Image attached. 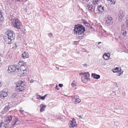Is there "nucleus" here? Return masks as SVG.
<instances>
[{"label": "nucleus", "instance_id": "1", "mask_svg": "<svg viewBox=\"0 0 128 128\" xmlns=\"http://www.w3.org/2000/svg\"><path fill=\"white\" fill-rule=\"evenodd\" d=\"M14 35L13 32L11 30L8 31L5 34L4 39L6 43L7 44L11 43V41L14 39Z\"/></svg>", "mask_w": 128, "mask_h": 128}, {"label": "nucleus", "instance_id": "2", "mask_svg": "<svg viewBox=\"0 0 128 128\" xmlns=\"http://www.w3.org/2000/svg\"><path fill=\"white\" fill-rule=\"evenodd\" d=\"M74 34L77 35H83L85 31L84 27L80 25H76L74 27Z\"/></svg>", "mask_w": 128, "mask_h": 128}, {"label": "nucleus", "instance_id": "3", "mask_svg": "<svg viewBox=\"0 0 128 128\" xmlns=\"http://www.w3.org/2000/svg\"><path fill=\"white\" fill-rule=\"evenodd\" d=\"M24 82L21 80H19L17 83L16 90L18 92H22L24 90Z\"/></svg>", "mask_w": 128, "mask_h": 128}, {"label": "nucleus", "instance_id": "4", "mask_svg": "<svg viewBox=\"0 0 128 128\" xmlns=\"http://www.w3.org/2000/svg\"><path fill=\"white\" fill-rule=\"evenodd\" d=\"M18 65L10 66L8 67V72L11 74H13L15 72H16L17 71H18Z\"/></svg>", "mask_w": 128, "mask_h": 128}, {"label": "nucleus", "instance_id": "5", "mask_svg": "<svg viewBox=\"0 0 128 128\" xmlns=\"http://www.w3.org/2000/svg\"><path fill=\"white\" fill-rule=\"evenodd\" d=\"M11 23L13 26L18 29H20L21 26L20 22L18 19L12 18L11 20Z\"/></svg>", "mask_w": 128, "mask_h": 128}, {"label": "nucleus", "instance_id": "6", "mask_svg": "<svg viewBox=\"0 0 128 128\" xmlns=\"http://www.w3.org/2000/svg\"><path fill=\"white\" fill-rule=\"evenodd\" d=\"M80 75H82V79L84 83H86L88 80H90V74L88 72H81L80 73Z\"/></svg>", "mask_w": 128, "mask_h": 128}, {"label": "nucleus", "instance_id": "7", "mask_svg": "<svg viewBox=\"0 0 128 128\" xmlns=\"http://www.w3.org/2000/svg\"><path fill=\"white\" fill-rule=\"evenodd\" d=\"M18 66L19 67V69L25 71L27 68V66L25 63L20 61L18 64Z\"/></svg>", "mask_w": 128, "mask_h": 128}, {"label": "nucleus", "instance_id": "8", "mask_svg": "<svg viewBox=\"0 0 128 128\" xmlns=\"http://www.w3.org/2000/svg\"><path fill=\"white\" fill-rule=\"evenodd\" d=\"M7 92L8 90L7 89H4L1 94L0 95V97L3 98L4 97H6L8 95Z\"/></svg>", "mask_w": 128, "mask_h": 128}, {"label": "nucleus", "instance_id": "9", "mask_svg": "<svg viewBox=\"0 0 128 128\" xmlns=\"http://www.w3.org/2000/svg\"><path fill=\"white\" fill-rule=\"evenodd\" d=\"M69 124L70 128H74L77 126V124H76V121L74 119H73L72 120L69 122Z\"/></svg>", "mask_w": 128, "mask_h": 128}, {"label": "nucleus", "instance_id": "10", "mask_svg": "<svg viewBox=\"0 0 128 128\" xmlns=\"http://www.w3.org/2000/svg\"><path fill=\"white\" fill-rule=\"evenodd\" d=\"M72 100L73 102L75 104L79 103L81 102V100L78 98H77L76 96H74L72 98Z\"/></svg>", "mask_w": 128, "mask_h": 128}, {"label": "nucleus", "instance_id": "11", "mask_svg": "<svg viewBox=\"0 0 128 128\" xmlns=\"http://www.w3.org/2000/svg\"><path fill=\"white\" fill-rule=\"evenodd\" d=\"M106 22L108 25L112 24L113 23L112 18L110 16H108L107 17V19L106 20Z\"/></svg>", "mask_w": 128, "mask_h": 128}, {"label": "nucleus", "instance_id": "12", "mask_svg": "<svg viewBox=\"0 0 128 128\" xmlns=\"http://www.w3.org/2000/svg\"><path fill=\"white\" fill-rule=\"evenodd\" d=\"M24 71H23L22 70H20L18 69V71H17L16 72H18V75L20 76H23L25 75V72Z\"/></svg>", "mask_w": 128, "mask_h": 128}, {"label": "nucleus", "instance_id": "13", "mask_svg": "<svg viewBox=\"0 0 128 128\" xmlns=\"http://www.w3.org/2000/svg\"><path fill=\"white\" fill-rule=\"evenodd\" d=\"M0 122H2V126H3L4 127L6 128H8V125L9 124V123H8V122H7L6 120L4 122L1 121Z\"/></svg>", "mask_w": 128, "mask_h": 128}, {"label": "nucleus", "instance_id": "14", "mask_svg": "<svg viewBox=\"0 0 128 128\" xmlns=\"http://www.w3.org/2000/svg\"><path fill=\"white\" fill-rule=\"evenodd\" d=\"M110 55L109 53H108L107 54L105 53L103 55V57L105 60H108L110 57Z\"/></svg>", "mask_w": 128, "mask_h": 128}, {"label": "nucleus", "instance_id": "15", "mask_svg": "<svg viewBox=\"0 0 128 128\" xmlns=\"http://www.w3.org/2000/svg\"><path fill=\"white\" fill-rule=\"evenodd\" d=\"M22 58L25 59L29 58V55L27 52H24L22 55Z\"/></svg>", "mask_w": 128, "mask_h": 128}, {"label": "nucleus", "instance_id": "16", "mask_svg": "<svg viewBox=\"0 0 128 128\" xmlns=\"http://www.w3.org/2000/svg\"><path fill=\"white\" fill-rule=\"evenodd\" d=\"M46 106L44 105L43 104H40V111L42 112L45 110V108H46Z\"/></svg>", "mask_w": 128, "mask_h": 128}, {"label": "nucleus", "instance_id": "17", "mask_svg": "<svg viewBox=\"0 0 128 128\" xmlns=\"http://www.w3.org/2000/svg\"><path fill=\"white\" fill-rule=\"evenodd\" d=\"M121 33L122 35L124 36H126V31L124 30V28L122 26L121 31Z\"/></svg>", "mask_w": 128, "mask_h": 128}, {"label": "nucleus", "instance_id": "18", "mask_svg": "<svg viewBox=\"0 0 128 128\" xmlns=\"http://www.w3.org/2000/svg\"><path fill=\"white\" fill-rule=\"evenodd\" d=\"M98 63L101 66H104L105 65L104 61L101 59H99Z\"/></svg>", "mask_w": 128, "mask_h": 128}, {"label": "nucleus", "instance_id": "19", "mask_svg": "<svg viewBox=\"0 0 128 128\" xmlns=\"http://www.w3.org/2000/svg\"><path fill=\"white\" fill-rule=\"evenodd\" d=\"M92 76L94 78L96 79L99 78L100 77V76L99 75L97 74H96L92 73Z\"/></svg>", "mask_w": 128, "mask_h": 128}, {"label": "nucleus", "instance_id": "20", "mask_svg": "<svg viewBox=\"0 0 128 128\" xmlns=\"http://www.w3.org/2000/svg\"><path fill=\"white\" fill-rule=\"evenodd\" d=\"M123 12V11L122 10L119 11L118 14V16L120 19L122 18L124 16Z\"/></svg>", "mask_w": 128, "mask_h": 128}, {"label": "nucleus", "instance_id": "21", "mask_svg": "<svg viewBox=\"0 0 128 128\" xmlns=\"http://www.w3.org/2000/svg\"><path fill=\"white\" fill-rule=\"evenodd\" d=\"M98 9L100 12H102L104 11V7L100 5L98 7Z\"/></svg>", "mask_w": 128, "mask_h": 128}, {"label": "nucleus", "instance_id": "22", "mask_svg": "<svg viewBox=\"0 0 128 128\" xmlns=\"http://www.w3.org/2000/svg\"><path fill=\"white\" fill-rule=\"evenodd\" d=\"M93 6L92 4H90L87 6V8L88 9V10L90 12L92 11V8Z\"/></svg>", "mask_w": 128, "mask_h": 128}, {"label": "nucleus", "instance_id": "23", "mask_svg": "<svg viewBox=\"0 0 128 128\" xmlns=\"http://www.w3.org/2000/svg\"><path fill=\"white\" fill-rule=\"evenodd\" d=\"M12 116L8 117L6 118V120L9 123L12 120Z\"/></svg>", "mask_w": 128, "mask_h": 128}, {"label": "nucleus", "instance_id": "24", "mask_svg": "<svg viewBox=\"0 0 128 128\" xmlns=\"http://www.w3.org/2000/svg\"><path fill=\"white\" fill-rule=\"evenodd\" d=\"M4 19V17L2 15V12L0 10V22L3 21Z\"/></svg>", "mask_w": 128, "mask_h": 128}, {"label": "nucleus", "instance_id": "25", "mask_svg": "<svg viewBox=\"0 0 128 128\" xmlns=\"http://www.w3.org/2000/svg\"><path fill=\"white\" fill-rule=\"evenodd\" d=\"M120 70H119V68H117L113 70V72L114 73L119 72Z\"/></svg>", "mask_w": 128, "mask_h": 128}, {"label": "nucleus", "instance_id": "26", "mask_svg": "<svg viewBox=\"0 0 128 128\" xmlns=\"http://www.w3.org/2000/svg\"><path fill=\"white\" fill-rule=\"evenodd\" d=\"M126 26L127 28L128 29V16H127L126 18Z\"/></svg>", "mask_w": 128, "mask_h": 128}, {"label": "nucleus", "instance_id": "27", "mask_svg": "<svg viewBox=\"0 0 128 128\" xmlns=\"http://www.w3.org/2000/svg\"><path fill=\"white\" fill-rule=\"evenodd\" d=\"M17 95L16 93H13L12 95V98H16Z\"/></svg>", "mask_w": 128, "mask_h": 128}, {"label": "nucleus", "instance_id": "28", "mask_svg": "<svg viewBox=\"0 0 128 128\" xmlns=\"http://www.w3.org/2000/svg\"><path fill=\"white\" fill-rule=\"evenodd\" d=\"M3 62V60L2 57L0 56V64L1 65Z\"/></svg>", "mask_w": 128, "mask_h": 128}, {"label": "nucleus", "instance_id": "29", "mask_svg": "<svg viewBox=\"0 0 128 128\" xmlns=\"http://www.w3.org/2000/svg\"><path fill=\"white\" fill-rule=\"evenodd\" d=\"M9 108H8V106H6L4 108V110H5V111H7V110H8V109Z\"/></svg>", "mask_w": 128, "mask_h": 128}, {"label": "nucleus", "instance_id": "30", "mask_svg": "<svg viewBox=\"0 0 128 128\" xmlns=\"http://www.w3.org/2000/svg\"><path fill=\"white\" fill-rule=\"evenodd\" d=\"M71 85L72 86L74 87L76 85V84L74 82L72 83Z\"/></svg>", "mask_w": 128, "mask_h": 128}, {"label": "nucleus", "instance_id": "31", "mask_svg": "<svg viewBox=\"0 0 128 128\" xmlns=\"http://www.w3.org/2000/svg\"><path fill=\"white\" fill-rule=\"evenodd\" d=\"M39 96L40 97V98L42 100H44L45 98V96Z\"/></svg>", "mask_w": 128, "mask_h": 128}, {"label": "nucleus", "instance_id": "32", "mask_svg": "<svg viewBox=\"0 0 128 128\" xmlns=\"http://www.w3.org/2000/svg\"><path fill=\"white\" fill-rule=\"evenodd\" d=\"M48 36L49 37L51 38L53 36L52 34V33H50L48 34Z\"/></svg>", "mask_w": 128, "mask_h": 128}, {"label": "nucleus", "instance_id": "33", "mask_svg": "<svg viewBox=\"0 0 128 128\" xmlns=\"http://www.w3.org/2000/svg\"><path fill=\"white\" fill-rule=\"evenodd\" d=\"M20 112L22 114H23V112H24V110H20Z\"/></svg>", "mask_w": 128, "mask_h": 128}, {"label": "nucleus", "instance_id": "34", "mask_svg": "<svg viewBox=\"0 0 128 128\" xmlns=\"http://www.w3.org/2000/svg\"><path fill=\"white\" fill-rule=\"evenodd\" d=\"M93 3L94 4H97V2L94 0L93 2Z\"/></svg>", "mask_w": 128, "mask_h": 128}, {"label": "nucleus", "instance_id": "35", "mask_svg": "<svg viewBox=\"0 0 128 128\" xmlns=\"http://www.w3.org/2000/svg\"><path fill=\"white\" fill-rule=\"evenodd\" d=\"M63 86V84H59V86L60 87H62Z\"/></svg>", "mask_w": 128, "mask_h": 128}, {"label": "nucleus", "instance_id": "36", "mask_svg": "<svg viewBox=\"0 0 128 128\" xmlns=\"http://www.w3.org/2000/svg\"><path fill=\"white\" fill-rule=\"evenodd\" d=\"M58 86L57 85H56V88L57 89V90H58L59 88H58Z\"/></svg>", "mask_w": 128, "mask_h": 128}, {"label": "nucleus", "instance_id": "37", "mask_svg": "<svg viewBox=\"0 0 128 128\" xmlns=\"http://www.w3.org/2000/svg\"><path fill=\"white\" fill-rule=\"evenodd\" d=\"M113 85L115 86H116L117 85V84L116 83L114 82Z\"/></svg>", "mask_w": 128, "mask_h": 128}, {"label": "nucleus", "instance_id": "38", "mask_svg": "<svg viewBox=\"0 0 128 128\" xmlns=\"http://www.w3.org/2000/svg\"><path fill=\"white\" fill-rule=\"evenodd\" d=\"M39 96H40V95H38L37 96V98L38 99H39V98H40V97Z\"/></svg>", "mask_w": 128, "mask_h": 128}, {"label": "nucleus", "instance_id": "39", "mask_svg": "<svg viewBox=\"0 0 128 128\" xmlns=\"http://www.w3.org/2000/svg\"><path fill=\"white\" fill-rule=\"evenodd\" d=\"M16 122L15 121V122H14V124H13V126H14V125H15L16 124Z\"/></svg>", "mask_w": 128, "mask_h": 128}, {"label": "nucleus", "instance_id": "40", "mask_svg": "<svg viewBox=\"0 0 128 128\" xmlns=\"http://www.w3.org/2000/svg\"><path fill=\"white\" fill-rule=\"evenodd\" d=\"M18 119H16V120H15V122H16L18 121Z\"/></svg>", "mask_w": 128, "mask_h": 128}, {"label": "nucleus", "instance_id": "41", "mask_svg": "<svg viewBox=\"0 0 128 128\" xmlns=\"http://www.w3.org/2000/svg\"><path fill=\"white\" fill-rule=\"evenodd\" d=\"M33 82V80H31L30 81V82L32 83V82Z\"/></svg>", "mask_w": 128, "mask_h": 128}, {"label": "nucleus", "instance_id": "42", "mask_svg": "<svg viewBox=\"0 0 128 128\" xmlns=\"http://www.w3.org/2000/svg\"><path fill=\"white\" fill-rule=\"evenodd\" d=\"M118 76H120L121 74V73L119 74V73H118Z\"/></svg>", "mask_w": 128, "mask_h": 128}, {"label": "nucleus", "instance_id": "43", "mask_svg": "<svg viewBox=\"0 0 128 128\" xmlns=\"http://www.w3.org/2000/svg\"><path fill=\"white\" fill-rule=\"evenodd\" d=\"M79 118H82V117L80 116H79Z\"/></svg>", "mask_w": 128, "mask_h": 128}, {"label": "nucleus", "instance_id": "44", "mask_svg": "<svg viewBox=\"0 0 128 128\" xmlns=\"http://www.w3.org/2000/svg\"><path fill=\"white\" fill-rule=\"evenodd\" d=\"M95 0L97 2H98L99 0Z\"/></svg>", "mask_w": 128, "mask_h": 128}, {"label": "nucleus", "instance_id": "45", "mask_svg": "<svg viewBox=\"0 0 128 128\" xmlns=\"http://www.w3.org/2000/svg\"><path fill=\"white\" fill-rule=\"evenodd\" d=\"M100 43H101V42H98V44H99Z\"/></svg>", "mask_w": 128, "mask_h": 128}, {"label": "nucleus", "instance_id": "46", "mask_svg": "<svg viewBox=\"0 0 128 128\" xmlns=\"http://www.w3.org/2000/svg\"><path fill=\"white\" fill-rule=\"evenodd\" d=\"M47 96V94H46L44 96H45V97L46 96Z\"/></svg>", "mask_w": 128, "mask_h": 128}, {"label": "nucleus", "instance_id": "47", "mask_svg": "<svg viewBox=\"0 0 128 128\" xmlns=\"http://www.w3.org/2000/svg\"><path fill=\"white\" fill-rule=\"evenodd\" d=\"M74 43H75V42H75V41H74Z\"/></svg>", "mask_w": 128, "mask_h": 128}, {"label": "nucleus", "instance_id": "48", "mask_svg": "<svg viewBox=\"0 0 128 128\" xmlns=\"http://www.w3.org/2000/svg\"><path fill=\"white\" fill-rule=\"evenodd\" d=\"M1 86V84H0V86Z\"/></svg>", "mask_w": 128, "mask_h": 128}]
</instances>
